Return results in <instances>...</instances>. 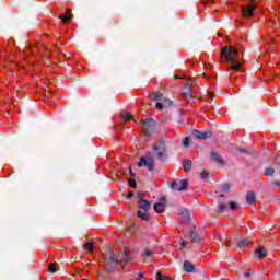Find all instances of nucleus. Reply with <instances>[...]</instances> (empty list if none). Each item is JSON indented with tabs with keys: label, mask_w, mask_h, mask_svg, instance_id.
<instances>
[{
	"label": "nucleus",
	"mask_w": 280,
	"mask_h": 280,
	"mask_svg": "<svg viewBox=\"0 0 280 280\" xmlns=\"http://www.w3.org/2000/svg\"><path fill=\"white\" fill-rule=\"evenodd\" d=\"M240 55V50L237 48L230 46L224 47L221 50L222 58H225L226 62H232L230 69L232 71H240L242 69V63L240 61H235V58Z\"/></svg>",
	"instance_id": "f257e3e1"
},
{
	"label": "nucleus",
	"mask_w": 280,
	"mask_h": 280,
	"mask_svg": "<svg viewBox=\"0 0 280 280\" xmlns=\"http://www.w3.org/2000/svg\"><path fill=\"white\" fill-rule=\"evenodd\" d=\"M153 156L158 161H161L162 163H165L168 159L167 153V144H165V139L160 138L154 144H153Z\"/></svg>",
	"instance_id": "f03ea898"
},
{
	"label": "nucleus",
	"mask_w": 280,
	"mask_h": 280,
	"mask_svg": "<svg viewBox=\"0 0 280 280\" xmlns=\"http://www.w3.org/2000/svg\"><path fill=\"white\" fill-rule=\"evenodd\" d=\"M252 3L241 7V14L243 19H253L255 15V10H257V2L255 0H247Z\"/></svg>",
	"instance_id": "7ed1b4c3"
},
{
	"label": "nucleus",
	"mask_w": 280,
	"mask_h": 280,
	"mask_svg": "<svg viewBox=\"0 0 280 280\" xmlns=\"http://www.w3.org/2000/svg\"><path fill=\"white\" fill-rule=\"evenodd\" d=\"M119 264V260L117 259V256L115 254H110L109 258L105 260V271H107L109 275L117 271V266Z\"/></svg>",
	"instance_id": "20e7f679"
},
{
	"label": "nucleus",
	"mask_w": 280,
	"mask_h": 280,
	"mask_svg": "<svg viewBox=\"0 0 280 280\" xmlns=\"http://www.w3.org/2000/svg\"><path fill=\"white\" fill-rule=\"evenodd\" d=\"M171 189L175 191H187L189 189V180L182 179L179 182L173 180L171 182Z\"/></svg>",
	"instance_id": "39448f33"
},
{
	"label": "nucleus",
	"mask_w": 280,
	"mask_h": 280,
	"mask_svg": "<svg viewBox=\"0 0 280 280\" xmlns=\"http://www.w3.org/2000/svg\"><path fill=\"white\" fill-rule=\"evenodd\" d=\"M154 126H155V122L152 119H145L142 122V132H143L144 137L148 138V137H150V135H152L154 132Z\"/></svg>",
	"instance_id": "423d86ee"
},
{
	"label": "nucleus",
	"mask_w": 280,
	"mask_h": 280,
	"mask_svg": "<svg viewBox=\"0 0 280 280\" xmlns=\"http://www.w3.org/2000/svg\"><path fill=\"white\" fill-rule=\"evenodd\" d=\"M138 167H145L149 172L154 171V160L152 158H141Z\"/></svg>",
	"instance_id": "0eeeda50"
},
{
	"label": "nucleus",
	"mask_w": 280,
	"mask_h": 280,
	"mask_svg": "<svg viewBox=\"0 0 280 280\" xmlns=\"http://www.w3.org/2000/svg\"><path fill=\"white\" fill-rule=\"evenodd\" d=\"M165 205H167V199L161 197L156 203H154L153 209L156 213H163L165 211Z\"/></svg>",
	"instance_id": "6e6552de"
},
{
	"label": "nucleus",
	"mask_w": 280,
	"mask_h": 280,
	"mask_svg": "<svg viewBox=\"0 0 280 280\" xmlns=\"http://www.w3.org/2000/svg\"><path fill=\"white\" fill-rule=\"evenodd\" d=\"M191 84H194V80H188L186 82V85L188 86V92H184L182 93L183 98L186 100V102H191L194 100L192 95H191Z\"/></svg>",
	"instance_id": "1a4fd4ad"
},
{
	"label": "nucleus",
	"mask_w": 280,
	"mask_h": 280,
	"mask_svg": "<svg viewBox=\"0 0 280 280\" xmlns=\"http://www.w3.org/2000/svg\"><path fill=\"white\" fill-rule=\"evenodd\" d=\"M194 137L196 139H209L211 138V131H200V130H194L192 131Z\"/></svg>",
	"instance_id": "9d476101"
},
{
	"label": "nucleus",
	"mask_w": 280,
	"mask_h": 280,
	"mask_svg": "<svg viewBox=\"0 0 280 280\" xmlns=\"http://www.w3.org/2000/svg\"><path fill=\"white\" fill-rule=\"evenodd\" d=\"M59 19L63 22V23H71V20L73 19V14H71V9H67L66 13L59 15Z\"/></svg>",
	"instance_id": "9b49d317"
},
{
	"label": "nucleus",
	"mask_w": 280,
	"mask_h": 280,
	"mask_svg": "<svg viewBox=\"0 0 280 280\" xmlns=\"http://www.w3.org/2000/svg\"><path fill=\"white\" fill-rule=\"evenodd\" d=\"M139 209H142V211H150L152 209V203L148 200H138Z\"/></svg>",
	"instance_id": "f8f14e48"
},
{
	"label": "nucleus",
	"mask_w": 280,
	"mask_h": 280,
	"mask_svg": "<svg viewBox=\"0 0 280 280\" xmlns=\"http://www.w3.org/2000/svg\"><path fill=\"white\" fill-rule=\"evenodd\" d=\"M246 202L247 205H255V202H257V195L253 191H248L246 195Z\"/></svg>",
	"instance_id": "ddd939ff"
},
{
	"label": "nucleus",
	"mask_w": 280,
	"mask_h": 280,
	"mask_svg": "<svg viewBox=\"0 0 280 280\" xmlns=\"http://www.w3.org/2000/svg\"><path fill=\"white\" fill-rule=\"evenodd\" d=\"M189 237L194 244H198V242H200V234H198V232H196L195 230L190 231Z\"/></svg>",
	"instance_id": "4468645a"
},
{
	"label": "nucleus",
	"mask_w": 280,
	"mask_h": 280,
	"mask_svg": "<svg viewBox=\"0 0 280 280\" xmlns=\"http://www.w3.org/2000/svg\"><path fill=\"white\" fill-rule=\"evenodd\" d=\"M184 270L185 272H194V270H196V266H194V264H191L189 260H185Z\"/></svg>",
	"instance_id": "2eb2a0df"
},
{
	"label": "nucleus",
	"mask_w": 280,
	"mask_h": 280,
	"mask_svg": "<svg viewBox=\"0 0 280 280\" xmlns=\"http://www.w3.org/2000/svg\"><path fill=\"white\" fill-rule=\"evenodd\" d=\"M211 160L214 161V163H218L219 165H222L224 163L222 161V155H220L218 152L211 153Z\"/></svg>",
	"instance_id": "dca6fc26"
},
{
	"label": "nucleus",
	"mask_w": 280,
	"mask_h": 280,
	"mask_svg": "<svg viewBox=\"0 0 280 280\" xmlns=\"http://www.w3.org/2000/svg\"><path fill=\"white\" fill-rule=\"evenodd\" d=\"M138 218H140V220H144V222H150V214H148V211L143 210H139L138 211Z\"/></svg>",
	"instance_id": "f3484780"
},
{
	"label": "nucleus",
	"mask_w": 280,
	"mask_h": 280,
	"mask_svg": "<svg viewBox=\"0 0 280 280\" xmlns=\"http://www.w3.org/2000/svg\"><path fill=\"white\" fill-rule=\"evenodd\" d=\"M256 255L259 259H266V247H258L256 249Z\"/></svg>",
	"instance_id": "a211bd4d"
},
{
	"label": "nucleus",
	"mask_w": 280,
	"mask_h": 280,
	"mask_svg": "<svg viewBox=\"0 0 280 280\" xmlns=\"http://www.w3.org/2000/svg\"><path fill=\"white\" fill-rule=\"evenodd\" d=\"M121 119L124 121H135V116H132V114H130V113H122Z\"/></svg>",
	"instance_id": "6ab92c4d"
},
{
	"label": "nucleus",
	"mask_w": 280,
	"mask_h": 280,
	"mask_svg": "<svg viewBox=\"0 0 280 280\" xmlns=\"http://www.w3.org/2000/svg\"><path fill=\"white\" fill-rule=\"evenodd\" d=\"M48 272H50L51 275L58 272V262H51L48 266Z\"/></svg>",
	"instance_id": "aec40b11"
},
{
	"label": "nucleus",
	"mask_w": 280,
	"mask_h": 280,
	"mask_svg": "<svg viewBox=\"0 0 280 280\" xmlns=\"http://www.w3.org/2000/svg\"><path fill=\"white\" fill-rule=\"evenodd\" d=\"M183 167L185 172H191V160H184Z\"/></svg>",
	"instance_id": "412c9836"
},
{
	"label": "nucleus",
	"mask_w": 280,
	"mask_h": 280,
	"mask_svg": "<svg viewBox=\"0 0 280 280\" xmlns=\"http://www.w3.org/2000/svg\"><path fill=\"white\" fill-rule=\"evenodd\" d=\"M84 248L85 250H88L89 253H93L95 250V244L91 243V242H86L84 244Z\"/></svg>",
	"instance_id": "4be33fe9"
},
{
	"label": "nucleus",
	"mask_w": 280,
	"mask_h": 280,
	"mask_svg": "<svg viewBox=\"0 0 280 280\" xmlns=\"http://www.w3.org/2000/svg\"><path fill=\"white\" fill-rule=\"evenodd\" d=\"M237 246L241 250H244V248L248 246V240L245 238V240L238 241Z\"/></svg>",
	"instance_id": "5701e85b"
},
{
	"label": "nucleus",
	"mask_w": 280,
	"mask_h": 280,
	"mask_svg": "<svg viewBox=\"0 0 280 280\" xmlns=\"http://www.w3.org/2000/svg\"><path fill=\"white\" fill-rule=\"evenodd\" d=\"M229 210V206L226 203H219L218 213H224V211Z\"/></svg>",
	"instance_id": "b1692460"
},
{
	"label": "nucleus",
	"mask_w": 280,
	"mask_h": 280,
	"mask_svg": "<svg viewBox=\"0 0 280 280\" xmlns=\"http://www.w3.org/2000/svg\"><path fill=\"white\" fill-rule=\"evenodd\" d=\"M275 174V167H267L265 170V176H272Z\"/></svg>",
	"instance_id": "393cba45"
},
{
	"label": "nucleus",
	"mask_w": 280,
	"mask_h": 280,
	"mask_svg": "<svg viewBox=\"0 0 280 280\" xmlns=\"http://www.w3.org/2000/svg\"><path fill=\"white\" fill-rule=\"evenodd\" d=\"M229 205H230L231 211H237V208L240 207L235 201H230Z\"/></svg>",
	"instance_id": "a878e982"
},
{
	"label": "nucleus",
	"mask_w": 280,
	"mask_h": 280,
	"mask_svg": "<svg viewBox=\"0 0 280 280\" xmlns=\"http://www.w3.org/2000/svg\"><path fill=\"white\" fill-rule=\"evenodd\" d=\"M163 105H164V108H171V106H172V100L165 98V100L163 101Z\"/></svg>",
	"instance_id": "bb28decb"
},
{
	"label": "nucleus",
	"mask_w": 280,
	"mask_h": 280,
	"mask_svg": "<svg viewBox=\"0 0 280 280\" xmlns=\"http://www.w3.org/2000/svg\"><path fill=\"white\" fill-rule=\"evenodd\" d=\"M231 189V184L224 183L221 186V191H229Z\"/></svg>",
	"instance_id": "cd10ccee"
},
{
	"label": "nucleus",
	"mask_w": 280,
	"mask_h": 280,
	"mask_svg": "<svg viewBox=\"0 0 280 280\" xmlns=\"http://www.w3.org/2000/svg\"><path fill=\"white\" fill-rule=\"evenodd\" d=\"M143 257H154V253L150 249H145L143 253Z\"/></svg>",
	"instance_id": "c85d7f7f"
},
{
	"label": "nucleus",
	"mask_w": 280,
	"mask_h": 280,
	"mask_svg": "<svg viewBox=\"0 0 280 280\" xmlns=\"http://www.w3.org/2000/svg\"><path fill=\"white\" fill-rule=\"evenodd\" d=\"M129 187H132V189H137V180L136 179H129Z\"/></svg>",
	"instance_id": "c756f323"
},
{
	"label": "nucleus",
	"mask_w": 280,
	"mask_h": 280,
	"mask_svg": "<svg viewBox=\"0 0 280 280\" xmlns=\"http://www.w3.org/2000/svg\"><path fill=\"white\" fill-rule=\"evenodd\" d=\"M191 143V140L189 139V138H185L184 139V141H183V145L185 147V148H187V147H189V144Z\"/></svg>",
	"instance_id": "7c9ffc66"
},
{
	"label": "nucleus",
	"mask_w": 280,
	"mask_h": 280,
	"mask_svg": "<svg viewBox=\"0 0 280 280\" xmlns=\"http://www.w3.org/2000/svg\"><path fill=\"white\" fill-rule=\"evenodd\" d=\"M158 280H170L167 276H163V273L158 272Z\"/></svg>",
	"instance_id": "2f4dec72"
},
{
	"label": "nucleus",
	"mask_w": 280,
	"mask_h": 280,
	"mask_svg": "<svg viewBox=\"0 0 280 280\" xmlns=\"http://www.w3.org/2000/svg\"><path fill=\"white\" fill-rule=\"evenodd\" d=\"M143 196H144L143 192H138L136 197L137 202H139V200H145L143 199Z\"/></svg>",
	"instance_id": "473e14b6"
},
{
	"label": "nucleus",
	"mask_w": 280,
	"mask_h": 280,
	"mask_svg": "<svg viewBox=\"0 0 280 280\" xmlns=\"http://www.w3.org/2000/svg\"><path fill=\"white\" fill-rule=\"evenodd\" d=\"M201 3H203V5H207V3H212V5H214L215 0H201Z\"/></svg>",
	"instance_id": "72a5a7b5"
},
{
	"label": "nucleus",
	"mask_w": 280,
	"mask_h": 280,
	"mask_svg": "<svg viewBox=\"0 0 280 280\" xmlns=\"http://www.w3.org/2000/svg\"><path fill=\"white\" fill-rule=\"evenodd\" d=\"M163 107H165V106L163 105V103H156V105H155V108H156L158 110H163Z\"/></svg>",
	"instance_id": "f704fd0d"
},
{
	"label": "nucleus",
	"mask_w": 280,
	"mask_h": 280,
	"mask_svg": "<svg viewBox=\"0 0 280 280\" xmlns=\"http://www.w3.org/2000/svg\"><path fill=\"white\" fill-rule=\"evenodd\" d=\"M135 196V191H129L127 194V200H130V198H132Z\"/></svg>",
	"instance_id": "c9c22d12"
},
{
	"label": "nucleus",
	"mask_w": 280,
	"mask_h": 280,
	"mask_svg": "<svg viewBox=\"0 0 280 280\" xmlns=\"http://www.w3.org/2000/svg\"><path fill=\"white\" fill-rule=\"evenodd\" d=\"M180 246H182V248H187V242L182 241Z\"/></svg>",
	"instance_id": "e433bc0d"
},
{
	"label": "nucleus",
	"mask_w": 280,
	"mask_h": 280,
	"mask_svg": "<svg viewBox=\"0 0 280 280\" xmlns=\"http://www.w3.org/2000/svg\"><path fill=\"white\" fill-rule=\"evenodd\" d=\"M200 176H209V173L207 171H202Z\"/></svg>",
	"instance_id": "4c0bfd02"
},
{
	"label": "nucleus",
	"mask_w": 280,
	"mask_h": 280,
	"mask_svg": "<svg viewBox=\"0 0 280 280\" xmlns=\"http://www.w3.org/2000/svg\"><path fill=\"white\" fill-rule=\"evenodd\" d=\"M238 152L247 154L248 152L244 149H238Z\"/></svg>",
	"instance_id": "58836bf2"
},
{
	"label": "nucleus",
	"mask_w": 280,
	"mask_h": 280,
	"mask_svg": "<svg viewBox=\"0 0 280 280\" xmlns=\"http://www.w3.org/2000/svg\"><path fill=\"white\" fill-rule=\"evenodd\" d=\"M273 185H276L277 187H280V182L276 180V182H273Z\"/></svg>",
	"instance_id": "ea45409f"
},
{
	"label": "nucleus",
	"mask_w": 280,
	"mask_h": 280,
	"mask_svg": "<svg viewBox=\"0 0 280 280\" xmlns=\"http://www.w3.org/2000/svg\"><path fill=\"white\" fill-rule=\"evenodd\" d=\"M245 277H246V278L250 277V271H246V272H245Z\"/></svg>",
	"instance_id": "a19ab883"
},
{
	"label": "nucleus",
	"mask_w": 280,
	"mask_h": 280,
	"mask_svg": "<svg viewBox=\"0 0 280 280\" xmlns=\"http://www.w3.org/2000/svg\"><path fill=\"white\" fill-rule=\"evenodd\" d=\"M143 277H144L143 273H139V275H138V278H139V279H143Z\"/></svg>",
	"instance_id": "79ce46f5"
},
{
	"label": "nucleus",
	"mask_w": 280,
	"mask_h": 280,
	"mask_svg": "<svg viewBox=\"0 0 280 280\" xmlns=\"http://www.w3.org/2000/svg\"><path fill=\"white\" fill-rule=\"evenodd\" d=\"M154 100H155V102H159V100H160V98H159V95H155V96H154Z\"/></svg>",
	"instance_id": "37998d69"
},
{
	"label": "nucleus",
	"mask_w": 280,
	"mask_h": 280,
	"mask_svg": "<svg viewBox=\"0 0 280 280\" xmlns=\"http://www.w3.org/2000/svg\"><path fill=\"white\" fill-rule=\"evenodd\" d=\"M201 178H202L203 180H207L208 177H207V176H202Z\"/></svg>",
	"instance_id": "c03bdc74"
},
{
	"label": "nucleus",
	"mask_w": 280,
	"mask_h": 280,
	"mask_svg": "<svg viewBox=\"0 0 280 280\" xmlns=\"http://www.w3.org/2000/svg\"><path fill=\"white\" fill-rule=\"evenodd\" d=\"M112 180H117V177H116V178H115V177H113V178H112Z\"/></svg>",
	"instance_id": "a18cd8bd"
},
{
	"label": "nucleus",
	"mask_w": 280,
	"mask_h": 280,
	"mask_svg": "<svg viewBox=\"0 0 280 280\" xmlns=\"http://www.w3.org/2000/svg\"><path fill=\"white\" fill-rule=\"evenodd\" d=\"M203 78H207V74H206V73H203Z\"/></svg>",
	"instance_id": "49530a36"
},
{
	"label": "nucleus",
	"mask_w": 280,
	"mask_h": 280,
	"mask_svg": "<svg viewBox=\"0 0 280 280\" xmlns=\"http://www.w3.org/2000/svg\"><path fill=\"white\" fill-rule=\"evenodd\" d=\"M236 23H240V24H242V22H240V21H236Z\"/></svg>",
	"instance_id": "de8ad7c7"
},
{
	"label": "nucleus",
	"mask_w": 280,
	"mask_h": 280,
	"mask_svg": "<svg viewBox=\"0 0 280 280\" xmlns=\"http://www.w3.org/2000/svg\"><path fill=\"white\" fill-rule=\"evenodd\" d=\"M82 280H86V279H82Z\"/></svg>",
	"instance_id": "09e8293b"
}]
</instances>
